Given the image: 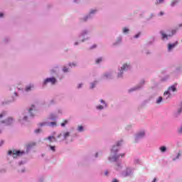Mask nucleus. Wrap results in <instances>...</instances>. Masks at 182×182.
Here are the masks:
<instances>
[{"instance_id":"47","label":"nucleus","mask_w":182,"mask_h":182,"mask_svg":"<svg viewBox=\"0 0 182 182\" xmlns=\"http://www.w3.org/2000/svg\"><path fill=\"white\" fill-rule=\"evenodd\" d=\"M127 130H130V129H132V125H128L127 127H126Z\"/></svg>"},{"instance_id":"30","label":"nucleus","mask_w":182,"mask_h":182,"mask_svg":"<svg viewBox=\"0 0 182 182\" xmlns=\"http://www.w3.org/2000/svg\"><path fill=\"white\" fill-rule=\"evenodd\" d=\"M32 87H33V85L30 84L29 85L26 87V88H25L26 92H30V90H31V89H32Z\"/></svg>"},{"instance_id":"39","label":"nucleus","mask_w":182,"mask_h":182,"mask_svg":"<svg viewBox=\"0 0 182 182\" xmlns=\"http://www.w3.org/2000/svg\"><path fill=\"white\" fill-rule=\"evenodd\" d=\"M55 114H57V116L62 114V109H58V111L55 112Z\"/></svg>"},{"instance_id":"8","label":"nucleus","mask_w":182,"mask_h":182,"mask_svg":"<svg viewBox=\"0 0 182 182\" xmlns=\"http://www.w3.org/2000/svg\"><path fill=\"white\" fill-rule=\"evenodd\" d=\"M48 83H50V85H55V83H56V78L53 77L46 78L43 83V86H46Z\"/></svg>"},{"instance_id":"54","label":"nucleus","mask_w":182,"mask_h":182,"mask_svg":"<svg viewBox=\"0 0 182 182\" xmlns=\"http://www.w3.org/2000/svg\"><path fill=\"white\" fill-rule=\"evenodd\" d=\"M105 174V176H107V174H109V172L107 171H106Z\"/></svg>"},{"instance_id":"35","label":"nucleus","mask_w":182,"mask_h":182,"mask_svg":"<svg viewBox=\"0 0 182 182\" xmlns=\"http://www.w3.org/2000/svg\"><path fill=\"white\" fill-rule=\"evenodd\" d=\"M164 0H156L155 4L156 5H159L160 4H164Z\"/></svg>"},{"instance_id":"25","label":"nucleus","mask_w":182,"mask_h":182,"mask_svg":"<svg viewBox=\"0 0 182 182\" xmlns=\"http://www.w3.org/2000/svg\"><path fill=\"white\" fill-rule=\"evenodd\" d=\"M122 43V36L117 38V41L114 43V46H116L117 45H119Z\"/></svg>"},{"instance_id":"15","label":"nucleus","mask_w":182,"mask_h":182,"mask_svg":"<svg viewBox=\"0 0 182 182\" xmlns=\"http://www.w3.org/2000/svg\"><path fill=\"white\" fill-rule=\"evenodd\" d=\"M178 45V41H176L174 43H168V52H171L172 49H174Z\"/></svg>"},{"instance_id":"1","label":"nucleus","mask_w":182,"mask_h":182,"mask_svg":"<svg viewBox=\"0 0 182 182\" xmlns=\"http://www.w3.org/2000/svg\"><path fill=\"white\" fill-rule=\"evenodd\" d=\"M123 144V141L121 140L117 143L116 145L112 146V149H111V154L108 159L109 161L113 162V161H119L120 160V157L123 159L124 156H126V154H120L119 155H117V151H119V148L120 146Z\"/></svg>"},{"instance_id":"10","label":"nucleus","mask_w":182,"mask_h":182,"mask_svg":"<svg viewBox=\"0 0 182 182\" xmlns=\"http://www.w3.org/2000/svg\"><path fill=\"white\" fill-rule=\"evenodd\" d=\"M96 12H97V10L96 9H92L90 11V14L87 16H85L84 18H83V21H88V19H92V18L93 16H95V14H96Z\"/></svg>"},{"instance_id":"17","label":"nucleus","mask_w":182,"mask_h":182,"mask_svg":"<svg viewBox=\"0 0 182 182\" xmlns=\"http://www.w3.org/2000/svg\"><path fill=\"white\" fill-rule=\"evenodd\" d=\"M144 84V80H141L140 85L131 88L130 90H129V92H134V90H139V89H140V87H141V86H143Z\"/></svg>"},{"instance_id":"38","label":"nucleus","mask_w":182,"mask_h":182,"mask_svg":"<svg viewBox=\"0 0 182 182\" xmlns=\"http://www.w3.org/2000/svg\"><path fill=\"white\" fill-rule=\"evenodd\" d=\"M6 115V112H3L1 114H0V119H2V117H4V116Z\"/></svg>"},{"instance_id":"27","label":"nucleus","mask_w":182,"mask_h":182,"mask_svg":"<svg viewBox=\"0 0 182 182\" xmlns=\"http://www.w3.org/2000/svg\"><path fill=\"white\" fill-rule=\"evenodd\" d=\"M162 102H163V97H159L156 100V105H160V103H161Z\"/></svg>"},{"instance_id":"55","label":"nucleus","mask_w":182,"mask_h":182,"mask_svg":"<svg viewBox=\"0 0 182 182\" xmlns=\"http://www.w3.org/2000/svg\"><path fill=\"white\" fill-rule=\"evenodd\" d=\"M112 182H118V181H117V179H113Z\"/></svg>"},{"instance_id":"28","label":"nucleus","mask_w":182,"mask_h":182,"mask_svg":"<svg viewBox=\"0 0 182 182\" xmlns=\"http://www.w3.org/2000/svg\"><path fill=\"white\" fill-rule=\"evenodd\" d=\"M47 140H49V141H50V143H52V141H55L56 139L53 136H50L47 138Z\"/></svg>"},{"instance_id":"20","label":"nucleus","mask_w":182,"mask_h":182,"mask_svg":"<svg viewBox=\"0 0 182 182\" xmlns=\"http://www.w3.org/2000/svg\"><path fill=\"white\" fill-rule=\"evenodd\" d=\"M57 117H58V114H56V112L51 113L49 116L50 120H55Z\"/></svg>"},{"instance_id":"24","label":"nucleus","mask_w":182,"mask_h":182,"mask_svg":"<svg viewBox=\"0 0 182 182\" xmlns=\"http://www.w3.org/2000/svg\"><path fill=\"white\" fill-rule=\"evenodd\" d=\"M176 90H177L176 85H172V86L169 87L168 89V92H169L171 93V92H176Z\"/></svg>"},{"instance_id":"63","label":"nucleus","mask_w":182,"mask_h":182,"mask_svg":"<svg viewBox=\"0 0 182 182\" xmlns=\"http://www.w3.org/2000/svg\"><path fill=\"white\" fill-rule=\"evenodd\" d=\"M181 42H182V40H181Z\"/></svg>"},{"instance_id":"45","label":"nucleus","mask_w":182,"mask_h":182,"mask_svg":"<svg viewBox=\"0 0 182 182\" xmlns=\"http://www.w3.org/2000/svg\"><path fill=\"white\" fill-rule=\"evenodd\" d=\"M35 133H36V134H38V133H41V129H36Z\"/></svg>"},{"instance_id":"41","label":"nucleus","mask_w":182,"mask_h":182,"mask_svg":"<svg viewBox=\"0 0 182 182\" xmlns=\"http://www.w3.org/2000/svg\"><path fill=\"white\" fill-rule=\"evenodd\" d=\"M63 71L65 73H66V72H68V71H69V68H67L66 67H64V68H63Z\"/></svg>"},{"instance_id":"14","label":"nucleus","mask_w":182,"mask_h":182,"mask_svg":"<svg viewBox=\"0 0 182 182\" xmlns=\"http://www.w3.org/2000/svg\"><path fill=\"white\" fill-rule=\"evenodd\" d=\"M14 122H15V119L12 117H9L7 119L1 121V123L4 124V126H11V124H14Z\"/></svg>"},{"instance_id":"34","label":"nucleus","mask_w":182,"mask_h":182,"mask_svg":"<svg viewBox=\"0 0 182 182\" xmlns=\"http://www.w3.org/2000/svg\"><path fill=\"white\" fill-rule=\"evenodd\" d=\"M134 164H140L141 162L140 161V159H134Z\"/></svg>"},{"instance_id":"44","label":"nucleus","mask_w":182,"mask_h":182,"mask_svg":"<svg viewBox=\"0 0 182 182\" xmlns=\"http://www.w3.org/2000/svg\"><path fill=\"white\" fill-rule=\"evenodd\" d=\"M82 86H83V83L78 84L77 89H81V87H82Z\"/></svg>"},{"instance_id":"37","label":"nucleus","mask_w":182,"mask_h":182,"mask_svg":"<svg viewBox=\"0 0 182 182\" xmlns=\"http://www.w3.org/2000/svg\"><path fill=\"white\" fill-rule=\"evenodd\" d=\"M50 149L52 151H56V147L55 146H50Z\"/></svg>"},{"instance_id":"50","label":"nucleus","mask_w":182,"mask_h":182,"mask_svg":"<svg viewBox=\"0 0 182 182\" xmlns=\"http://www.w3.org/2000/svg\"><path fill=\"white\" fill-rule=\"evenodd\" d=\"M95 48H96V45H93V46L91 47V49H95Z\"/></svg>"},{"instance_id":"33","label":"nucleus","mask_w":182,"mask_h":182,"mask_svg":"<svg viewBox=\"0 0 182 182\" xmlns=\"http://www.w3.org/2000/svg\"><path fill=\"white\" fill-rule=\"evenodd\" d=\"M69 123L68 120H65L63 123H61V127H65V126H66V124H68Z\"/></svg>"},{"instance_id":"11","label":"nucleus","mask_w":182,"mask_h":182,"mask_svg":"<svg viewBox=\"0 0 182 182\" xmlns=\"http://www.w3.org/2000/svg\"><path fill=\"white\" fill-rule=\"evenodd\" d=\"M89 33V31L84 30L81 32V33L79 36V41H81V42H85V41H87V38H85L86 35Z\"/></svg>"},{"instance_id":"52","label":"nucleus","mask_w":182,"mask_h":182,"mask_svg":"<svg viewBox=\"0 0 182 182\" xmlns=\"http://www.w3.org/2000/svg\"><path fill=\"white\" fill-rule=\"evenodd\" d=\"M4 144V141H1L0 146H2Z\"/></svg>"},{"instance_id":"48","label":"nucleus","mask_w":182,"mask_h":182,"mask_svg":"<svg viewBox=\"0 0 182 182\" xmlns=\"http://www.w3.org/2000/svg\"><path fill=\"white\" fill-rule=\"evenodd\" d=\"M159 15H160V16H163V15H164V13L163 11H161V12L159 13Z\"/></svg>"},{"instance_id":"16","label":"nucleus","mask_w":182,"mask_h":182,"mask_svg":"<svg viewBox=\"0 0 182 182\" xmlns=\"http://www.w3.org/2000/svg\"><path fill=\"white\" fill-rule=\"evenodd\" d=\"M62 136H63V140H66V139H68L70 136V132H64L63 134H60L58 136V138L59 139L60 137H62Z\"/></svg>"},{"instance_id":"4","label":"nucleus","mask_w":182,"mask_h":182,"mask_svg":"<svg viewBox=\"0 0 182 182\" xmlns=\"http://www.w3.org/2000/svg\"><path fill=\"white\" fill-rule=\"evenodd\" d=\"M160 33L162 41H168L176 33V30H173L171 34H166L163 31H161Z\"/></svg>"},{"instance_id":"26","label":"nucleus","mask_w":182,"mask_h":182,"mask_svg":"<svg viewBox=\"0 0 182 182\" xmlns=\"http://www.w3.org/2000/svg\"><path fill=\"white\" fill-rule=\"evenodd\" d=\"M159 150L161 153H166L167 151V147H166V146H162L159 147Z\"/></svg>"},{"instance_id":"2","label":"nucleus","mask_w":182,"mask_h":182,"mask_svg":"<svg viewBox=\"0 0 182 182\" xmlns=\"http://www.w3.org/2000/svg\"><path fill=\"white\" fill-rule=\"evenodd\" d=\"M33 110H35V105H32L31 107L27 111L28 114H23L20 117L19 121L20 122H27L28 117H33Z\"/></svg>"},{"instance_id":"6","label":"nucleus","mask_w":182,"mask_h":182,"mask_svg":"<svg viewBox=\"0 0 182 182\" xmlns=\"http://www.w3.org/2000/svg\"><path fill=\"white\" fill-rule=\"evenodd\" d=\"M146 136V131L145 130H141L138 132L135 135V141L137 143L139 140H141V139H144Z\"/></svg>"},{"instance_id":"53","label":"nucleus","mask_w":182,"mask_h":182,"mask_svg":"<svg viewBox=\"0 0 182 182\" xmlns=\"http://www.w3.org/2000/svg\"><path fill=\"white\" fill-rule=\"evenodd\" d=\"M75 46L79 45V42H75V44H74Z\"/></svg>"},{"instance_id":"21","label":"nucleus","mask_w":182,"mask_h":182,"mask_svg":"<svg viewBox=\"0 0 182 182\" xmlns=\"http://www.w3.org/2000/svg\"><path fill=\"white\" fill-rule=\"evenodd\" d=\"M170 96H171V93L168 90L164 93V99H166V100H167Z\"/></svg>"},{"instance_id":"13","label":"nucleus","mask_w":182,"mask_h":182,"mask_svg":"<svg viewBox=\"0 0 182 182\" xmlns=\"http://www.w3.org/2000/svg\"><path fill=\"white\" fill-rule=\"evenodd\" d=\"M100 103L102 104L101 105H97L96 109L97 110H103L104 109H106L107 107V103L103 100H100Z\"/></svg>"},{"instance_id":"62","label":"nucleus","mask_w":182,"mask_h":182,"mask_svg":"<svg viewBox=\"0 0 182 182\" xmlns=\"http://www.w3.org/2000/svg\"><path fill=\"white\" fill-rule=\"evenodd\" d=\"M176 70L178 71V68H177Z\"/></svg>"},{"instance_id":"31","label":"nucleus","mask_w":182,"mask_h":182,"mask_svg":"<svg viewBox=\"0 0 182 182\" xmlns=\"http://www.w3.org/2000/svg\"><path fill=\"white\" fill-rule=\"evenodd\" d=\"M77 130L80 133H82V132H83L85 130V128L83 127V126H78Z\"/></svg>"},{"instance_id":"7","label":"nucleus","mask_w":182,"mask_h":182,"mask_svg":"<svg viewBox=\"0 0 182 182\" xmlns=\"http://www.w3.org/2000/svg\"><path fill=\"white\" fill-rule=\"evenodd\" d=\"M38 126L40 127H43L44 126H49L50 127H56V122H40L38 124Z\"/></svg>"},{"instance_id":"58","label":"nucleus","mask_w":182,"mask_h":182,"mask_svg":"<svg viewBox=\"0 0 182 182\" xmlns=\"http://www.w3.org/2000/svg\"><path fill=\"white\" fill-rule=\"evenodd\" d=\"M74 2H79V0H74Z\"/></svg>"},{"instance_id":"49","label":"nucleus","mask_w":182,"mask_h":182,"mask_svg":"<svg viewBox=\"0 0 182 182\" xmlns=\"http://www.w3.org/2000/svg\"><path fill=\"white\" fill-rule=\"evenodd\" d=\"M25 163H23V161H20L19 163H18V164H19V166H22V164H24Z\"/></svg>"},{"instance_id":"19","label":"nucleus","mask_w":182,"mask_h":182,"mask_svg":"<svg viewBox=\"0 0 182 182\" xmlns=\"http://www.w3.org/2000/svg\"><path fill=\"white\" fill-rule=\"evenodd\" d=\"M102 77L103 79H112V73H105Z\"/></svg>"},{"instance_id":"36","label":"nucleus","mask_w":182,"mask_h":182,"mask_svg":"<svg viewBox=\"0 0 182 182\" xmlns=\"http://www.w3.org/2000/svg\"><path fill=\"white\" fill-rule=\"evenodd\" d=\"M178 133H179V134H182V124L180 127L178 128Z\"/></svg>"},{"instance_id":"57","label":"nucleus","mask_w":182,"mask_h":182,"mask_svg":"<svg viewBox=\"0 0 182 182\" xmlns=\"http://www.w3.org/2000/svg\"><path fill=\"white\" fill-rule=\"evenodd\" d=\"M98 155H99V154H98V153H96V154H95V157H97Z\"/></svg>"},{"instance_id":"12","label":"nucleus","mask_w":182,"mask_h":182,"mask_svg":"<svg viewBox=\"0 0 182 182\" xmlns=\"http://www.w3.org/2000/svg\"><path fill=\"white\" fill-rule=\"evenodd\" d=\"M134 169L128 167L127 169L122 172L123 177H129V176H132L133 174Z\"/></svg>"},{"instance_id":"56","label":"nucleus","mask_w":182,"mask_h":182,"mask_svg":"<svg viewBox=\"0 0 182 182\" xmlns=\"http://www.w3.org/2000/svg\"><path fill=\"white\" fill-rule=\"evenodd\" d=\"M15 96H18V92H14Z\"/></svg>"},{"instance_id":"59","label":"nucleus","mask_w":182,"mask_h":182,"mask_svg":"<svg viewBox=\"0 0 182 182\" xmlns=\"http://www.w3.org/2000/svg\"><path fill=\"white\" fill-rule=\"evenodd\" d=\"M182 26V23L179 24V27L181 28Z\"/></svg>"},{"instance_id":"46","label":"nucleus","mask_w":182,"mask_h":182,"mask_svg":"<svg viewBox=\"0 0 182 182\" xmlns=\"http://www.w3.org/2000/svg\"><path fill=\"white\" fill-rule=\"evenodd\" d=\"M140 36V33H138L137 34H136L135 36H134V38H136V39H137V38H139Z\"/></svg>"},{"instance_id":"3","label":"nucleus","mask_w":182,"mask_h":182,"mask_svg":"<svg viewBox=\"0 0 182 182\" xmlns=\"http://www.w3.org/2000/svg\"><path fill=\"white\" fill-rule=\"evenodd\" d=\"M132 65L129 64L125 63L119 69V73H118V77H122L123 73L126 72V70H130Z\"/></svg>"},{"instance_id":"42","label":"nucleus","mask_w":182,"mask_h":182,"mask_svg":"<svg viewBox=\"0 0 182 182\" xmlns=\"http://www.w3.org/2000/svg\"><path fill=\"white\" fill-rule=\"evenodd\" d=\"M69 66H70V68H75V66H76V63H70V64H69Z\"/></svg>"},{"instance_id":"51","label":"nucleus","mask_w":182,"mask_h":182,"mask_svg":"<svg viewBox=\"0 0 182 182\" xmlns=\"http://www.w3.org/2000/svg\"><path fill=\"white\" fill-rule=\"evenodd\" d=\"M4 16V14L3 13H0V18H2Z\"/></svg>"},{"instance_id":"60","label":"nucleus","mask_w":182,"mask_h":182,"mask_svg":"<svg viewBox=\"0 0 182 182\" xmlns=\"http://www.w3.org/2000/svg\"><path fill=\"white\" fill-rule=\"evenodd\" d=\"M25 171V170H22L21 172L23 173Z\"/></svg>"},{"instance_id":"43","label":"nucleus","mask_w":182,"mask_h":182,"mask_svg":"<svg viewBox=\"0 0 182 182\" xmlns=\"http://www.w3.org/2000/svg\"><path fill=\"white\" fill-rule=\"evenodd\" d=\"M102 62V58H99L96 60V63H100Z\"/></svg>"},{"instance_id":"29","label":"nucleus","mask_w":182,"mask_h":182,"mask_svg":"<svg viewBox=\"0 0 182 182\" xmlns=\"http://www.w3.org/2000/svg\"><path fill=\"white\" fill-rule=\"evenodd\" d=\"M96 85H97V81H94L90 83V89H95V87H96Z\"/></svg>"},{"instance_id":"5","label":"nucleus","mask_w":182,"mask_h":182,"mask_svg":"<svg viewBox=\"0 0 182 182\" xmlns=\"http://www.w3.org/2000/svg\"><path fill=\"white\" fill-rule=\"evenodd\" d=\"M8 154L9 156H13L14 159H16V157L25 154V151H16V150L9 151Z\"/></svg>"},{"instance_id":"18","label":"nucleus","mask_w":182,"mask_h":182,"mask_svg":"<svg viewBox=\"0 0 182 182\" xmlns=\"http://www.w3.org/2000/svg\"><path fill=\"white\" fill-rule=\"evenodd\" d=\"M182 155V151H179L176 156H172V160L173 161H176V160H178V159H180V157H181Z\"/></svg>"},{"instance_id":"40","label":"nucleus","mask_w":182,"mask_h":182,"mask_svg":"<svg viewBox=\"0 0 182 182\" xmlns=\"http://www.w3.org/2000/svg\"><path fill=\"white\" fill-rule=\"evenodd\" d=\"M129 32V28H123V33H127Z\"/></svg>"},{"instance_id":"9","label":"nucleus","mask_w":182,"mask_h":182,"mask_svg":"<svg viewBox=\"0 0 182 182\" xmlns=\"http://www.w3.org/2000/svg\"><path fill=\"white\" fill-rule=\"evenodd\" d=\"M182 113V101L178 104L177 110L173 112L174 117H178Z\"/></svg>"},{"instance_id":"22","label":"nucleus","mask_w":182,"mask_h":182,"mask_svg":"<svg viewBox=\"0 0 182 182\" xmlns=\"http://www.w3.org/2000/svg\"><path fill=\"white\" fill-rule=\"evenodd\" d=\"M122 168H123V164L118 162L117 164V167H116V170L117 171H120V170H122Z\"/></svg>"},{"instance_id":"32","label":"nucleus","mask_w":182,"mask_h":182,"mask_svg":"<svg viewBox=\"0 0 182 182\" xmlns=\"http://www.w3.org/2000/svg\"><path fill=\"white\" fill-rule=\"evenodd\" d=\"M178 3V0H174L171 2V6H176V5H177V4Z\"/></svg>"},{"instance_id":"23","label":"nucleus","mask_w":182,"mask_h":182,"mask_svg":"<svg viewBox=\"0 0 182 182\" xmlns=\"http://www.w3.org/2000/svg\"><path fill=\"white\" fill-rule=\"evenodd\" d=\"M35 144H36L35 142H32L27 145V150H26L27 153L31 150V149H32V147H33V146H35Z\"/></svg>"},{"instance_id":"61","label":"nucleus","mask_w":182,"mask_h":182,"mask_svg":"<svg viewBox=\"0 0 182 182\" xmlns=\"http://www.w3.org/2000/svg\"><path fill=\"white\" fill-rule=\"evenodd\" d=\"M0 133H2V130L1 129H0Z\"/></svg>"}]
</instances>
